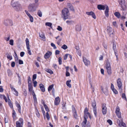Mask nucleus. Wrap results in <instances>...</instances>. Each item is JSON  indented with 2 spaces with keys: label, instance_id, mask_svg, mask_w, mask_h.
Wrapping results in <instances>:
<instances>
[{
  "label": "nucleus",
  "instance_id": "obj_1",
  "mask_svg": "<svg viewBox=\"0 0 127 127\" xmlns=\"http://www.w3.org/2000/svg\"><path fill=\"white\" fill-rule=\"evenodd\" d=\"M62 17L64 20L68 18L70 15L69 11L67 8L63 9L62 10Z\"/></svg>",
  "mask_w": 127,
  "mask_h": 127
},
{
  "label": "nucleus",
  "instance_id": "obj_2",
  "mask_svg": "<svg viewBox=\"0 0 127 127\" xmlns=\"http://www.w3.org/2000/svg\"><path fill=\"white\" fill-rule=\"evenodd\" d=\"M39 4V3L30 4L28 7L29 11L31 12L35 11Z\"/></svg>",
  "mask_w": 127,
  "mask_h": 127
},
{
  "label": "nucleus",
  "instance_id": "obj_3",
  "mask_svg": "<svg viewBox=\"0 0 127 127\" xmlns=\"http://www.w3.org/2000/svg\"><path fill=\"white\" fill-rule=\"evenodd\" d=\"M13 0L11 2V5L14 9L16 11H18L21 9V6L20 4L17 2H15Z\"/></svg>",
  "mask_w": 127,
  "mask_h": 127
},
{
  "label": "nucleus",
  "instance_id": "obj_4",
  "mask_svg": "<svg viewBox=\"0 0 127 127\" xmlns=\"http://www.w3.org/2000/svg\"><path fill=\"white\" fill-rule=\"evenodd\" d=\"M105 68L106 69L108 74L109 75H111L112 73L111 67L110 63L108 60H107L106 61Z\"/></svg>",
  "mask_w": 127,
  "mask_h": 127
},
{
  "label": "nucleus",
  "instance_id": "obj_5",
  "mask_svg": "<svg viewBox=\"0 0 127 127\" xmlns=\"http://www.w3.org/2000/svg\"><path fill=\"white\" fill-rule=\"evenodd\" d=\"M119 3L121 7L122 8V10H125L126 8V6L125 0H120Z\"/></svg>",
  "mask_w": 127,
  "mask_h": 127
},
{
  "label": "nucleus",
  "instance_id": "obj_6",
  "mask_svg": "<svg viewBox=\"0 0 127 127\" xmlns=\"http://www.w3.org/2000/svg\"><path fill=\"white\" fill-rule=\"evenodd\" d=\"M23 124V120L22 118H19L16 123V127H22Z\"/></svg>",
  "mask_w": 127,
  "mask_h": 127
},
{
  "label": "nucleus",
  "instance_id": "obj_7",
  "mask_svg": "<svg viewBox=\"0 0 127 127\" xmlns=\"http://www.w3.org/2000/svg\"><path fill=\"white\" fill-rule=\"evenodd\" d=\"M92 105L93 107V110L95 117L97 116L96 108V103L95 100L92 102Z\"/></svg>",
  "mask_w": 127,
  "mask_h": 127
},
{
  "label": "nucleus",
  "instance_id": "obj_8",
  "mask_svg": "<svg viewBox=\"0 0 127 127\" xmlns=\"http://www.w3.org/2000/svg\"><path fill=\"white\" fill-rule=\"evenodd\" d=\"M117 86L118 87L119 90L121 93L122 92V84L120 79H118L117 81Z\"/></svg>",
  "mask_w": 127,
  "mask_h": 127
},
{
  "label": "nucleus",
  "instance_id": "obj_9",
  "mask_svg": "<svg viewBox=\"0 0 127 127\" xmlns=\"http://www.w3.org/2000/svg\"><path fill=\"white\" fill-rule=\"evenodd\" d=\"M107 31L110 36H112L114 34L113 32L112 31V29L110 27H107Z\"/></svg>",
  "mask_w": 127,
  "mask_h": 127
},
{
  "label": "nucleus",
  "instance_id": "obj_10",
  "mask_svg": "<svg viewBox=\"0 0 127 127\" xmlns=\"http://www.w3.org/2000/svg\"><path fill=\"white\" fill-rule=\"evenodd\" d=\"M83 61L85 65L87 66L90 65V61L86 58L83 57Z\"/></svg>",
  "mask_w": 127,
  "mask_h": 127
},
{
  "label": "nucleus",
  "instance_id": "obj_11",
  "mask_svg": "<svg viewBox=\"0 0 127 127\" xmlns=\"http://www.w3.org/2000/svg\"><path fill=\"white\" fill-rule=\"evenodd\" d=\"M67 7L69 8L70 10L73 12H74L75 10L74 7L71 3L67 2Z\"/></svg>",
  "mask_w": 127,
  "mask_h": 127
},
{
  "label": "nucleus",
  "instance_id": "obj_12",
  "mask_svg": "<svg viewBox=\"0 0 127 127\" xmlns=\"http://www.w3.org/2000/svg\"><path fill=\"white\" fill-rule=\"evenodd\" d=\"M106 6H108L107 5H102L101 4H99L97 5V8L99 10H104L106 9Z\"/></svg>",
  "mask_w": 127,
  "mask_h": 127
},
{
  "label": "nucleus",
  "instance_id": "obj_13",
  "mask_svg": "<svg viewBox=\"0 0 127 127\" xmlns=\"http://www.w3.org/2000/svg\"><path fill=\"white\" fill-rule=\"evenodd\" d=\"M86 13L88 15H91L93 18L94 19H96V17L94 13L92 11L90 12H87Z\"/></svg>",
  "mask_w": 127,
  "mask_h": 127
},
{
  "label": "nucleus",
  "instance_id": "obj_14",
  "mask_svg": "<svg viewBox=\"0 0 127 127\" xmlns=\"http://www.w3.org/2000/svg\"><path fill=\"white\" fill-rule=\"evenodd\" d=\"M102 112L103 115L106 114L107 112L106 107L105 105L104 104L102 105Z\"/></svg>",
  "mask_w": 127,
  "mask_h": 127
},
{
  "label": "nucleus",
  "instance_id": "obj_15",
  "mask_svg": "<svg viewBox=\"0 0 127 127\" xmlns=\"http://www.w3.org/2000/svg\"><path fill=\"white\" fill-rule=\"evenodd\" d=\"M52 53L49 51H48L47 53L45 55L44 57L46 59L50 57Z\"/></svg>",
  "mask_w": 127,
  "mask_h": 127
},
{
  "label": "nucleus",
  "instance_id": "obj_16",
  "mask_svg": "<svg viewBox=\"0 0 127 127\" xmlns=\"http://www.w3.org/2000/svg\"><path fill=\"white\" fill-rule=\"evenodd\" d=\"M72 111L74 117L76 119L77 117L78 116L76 111L75 108L74 107H72Z\"/></svg>",
  "mask_w": 127,
  "mask_h": 127
},
{
  "label": "nucleus",
  "instance_id": "obj_17",
  "mask_svg": "<svg viewBox=\"0 0 127 127\" xmlns=\"http://www.w3.org/2000/svg\"><path fill=\"white\" fill-rule=\"evenodd\" d=\"M29 91L30 92H31L32 93H34V91L33 89V87L31 84H28Z\"/></svg>",
  "mask_w": 127,
  "mask_h": 127
},
{
  "label": "nucleus",
  "instance_id": "obj_18",
  "mask_svg": "<svg viewBox=\"0 0 127 127\" xmlns=\"http://www.w3.org/2000/svg\"><path fill=\"white\" fill-rule=\"evenodd\" d=\"M109 7L108 6H106V9L104 12V13L105 16L107 17H108L109 16Z\"/></svg>",
  "mask_w": 127,
  "mask_h": 127
},
{
  "label": "nucleus",
  "instance_id": "obj_19",
  "mask_svg": "<svg viewBox=\"0 0 127 127\" xmlns=\"http://www.w3.org/2000/svg\"><path fill=\"white\" fill-rule=\"evenodd\" d=\"M89 117L90 119L91 118V117L90 115V114L89 113H87L86 114H84V120H87V119L88 118V117Z\"/></svg>",
  "mask_w": 127,
  "mask_h": 127
},
{
  "label": "nucleus",
  "instance_id": "obj_20",
  "mask_svg": "<svg viewBox=\"0 0 127 127\" xmlns=\"http://www.w3.org/2000/svg\"><path fill=\"white\" fill-rule=\"evenodd\" d=\"M75 30L78 31H80L81 30V27L80 25H77L75 27Z\"/></svg>",
  "mask_w": 127,
  "mask_h": 127
},
{
  "label": "nucleus",
  "instance_id": "obj_21",
  "mask_svg": "<svg viewBox=\"0 0 127 127\" xmlns=\"http://www.w3.org/2000/svg\"><path fill=\"white\" fill-rule=\"evenodd\" d=\"M60 102L59 97V96L57 97L55 99V104L56 105H58L59 104Z\"/></svg>",
  "mask_w": 127,
  "mask_h": 127
},
{
  "label": "nucleus",
  "instance_id": "obj_22",
  "mask_svg": "<svg viewBox=\"0 0 127 127\" xmlns=\"http://www.w3.org/2000/svg\"><path fill=\"white\" fill-rule=\"evenodd\" d=\"M7 98H8V104L11 108H12L13 107V104L11 102V101L9 98V96L8 95L7 96Z\"/></svg>",
  "mask_w": 127,
  "mask_h": 127
},
{
  "label": "nucleus",
  "instance_id": "obj_23",
  "mask_svg": "<svg viewBox=\"0 0 127 127\" xmlns=\"http://www.w3.org/2000/svg\"><path fill=\"white\" fill-rule=\"evenodd\" d=\"M39 86L41 90L43 92H44L45 91V89L43 85L42 84H41L39 85Z\"/></svg>",
  "mask_w": 127,
  "mask_h": 127
},
{
  "label": "nucleus",
  "instance_id": "obj_24",
  "mask_svg": "<svg viewBox=\"0 0 127 127\" xmlns=\"http://www.w3.org/2000/svg\"><path fill=\"white\" fill-rule=\"evenodd\" d=\"M16 106L17 107L19 112L21 113V107L20 105L17 102L16 103Z\"/></svg>",
  "mask_w": 127,
  "mask_h": 127
},
{
  "label": "nucleus",
  "instance_id": "obj_25",
  "mask_svg": "<svg viewBox=\"0 0 127 127\" xmlns=\"http://www.w3.org/2000/svg\"><path fill=\"white\" fill-rule=\"evenodd\" d=\"M26 46L27 49H29V41L28 38H27L26 40Z\"/></svg>",
  "mask_w": 127,
  "mask_h": 127
},
{
  "label": "nucleus",
  "instance_id": "obj_26",
  "mask_svg": "<svg viewBox=\"0 0 127 127\" xmlns=\"http://www.w3.org/2000/svg\"><path fill=\"white\" fill-rule=\"evenodd\" d=\"M32 95L33 96L34 101L35 104H36L37 103V100L36 95L34 93H32Z\"/></svg>",
  "mask_w": 127,
  "mask_h": 127
},
{
  "label": "nucleus",
  "instance_id": "obj_27",
  "mask_svg": "<svg viewBox=\"0 0 127 127\" xmlns=\"http://www.w3.org/2000/svg\"><path fill=\"white\" fill-rule=\"evenodd\" d=\"M6 21H7V22H8V21H9V23H10L11 24V25H13V22L12 21L10 20H9L8 19H7L6 20ZM4 23L5 24V25H7L8 24V23L7 22V23L6 22H5V21H4Z\"/></svg>",
  "mask_w": 127,
  "mask_h": 127
},
{
  "label": "nucleus",
  "instance_id": "obj_28",
  "mask_svg": "<svg viewBox=\"0 0 127 127\" xmlns=\"http://www.w3.org/2000/svg\"><path fill=\"white\" fill-rule=\"evenodd\" d=\"M42 103L46 111H47L48 112L49 111V110L48 107L46 105V104H45L44 102H43Z\"/></svg>",
  "mask_w": 127,
  "mask_h": 127
},
{
  "label": "nucleus",
  "instance_id": "obj_29",
  "mask_svg": "<svg viewBox=\"0 0 127 127\" xmlns=\"http://www.w3.org/2000/svg\"><path fill=\"white\" fill-rule=\"evenodd\" d=\"M115 16L117 18H119L121 16L120 13L118 12H116L114 14Z\"/></svg>",
  "mask_w": 127,
  "mask_h": 127
},
{
  "label": "nucleus",
  "instance_id": "obj_30",
  "mask_svg": "<svg viewBox=\"0 0 127 127\" xmlns=\"http://www.w3.org/2000/svg\"><path fill=\"white\" fill-rule=\"evenodd\" d=\"M71 81L70 80H69L67 81L66 82V84L67 86L70 88L71 87V85L70 84Z\"/></svg>",
  "mask_w": 127,
  "mask_h": 127
},
{
  "label": "nucleus",
  "instance_id": "obj_31",
  "mask_svg": "<svg viewBox=\"0 0 127 127\" xmlns=\"http://www.w3.org/2000/svg\"><path fill=\"white\" fill-rule=\"evenodd\" d=\"M87 122V120H84L81 124L82 127H86Z\"/></svg>",
  "mask_w": 127,
  "mask_h": 127
},
{
  "label": "nucleus",
  "instance_id": "obj_32",
  "mask_svg": "<svg viewBox=\"0 0 127 127\" xmlns=\"http://www.w3.org/2000/svg\"><path fill=\"white\" fill-rule=\"evenodd\" d=\"M39 36L40 37L43 39L45 38L44 34L43 32H41L39 33Z\"/></svg>",
  "mask_w": 127,
  "mask_h": 127
},
{
  "label": "nucleus",
  "instance_id": "obj_33",
  "mask_svg": "<svg viewBox=\"0 0 127 127\" xmlns=\"http://www.w3.org/2000/svg\"><path fill=\"white\" fill-rule=\"evenodd\" d=\"M45 70L46 72L49 73L51 74L53 73V71L50 69L46 68L45 69Z\"/></svg>",
  "mask_w": 127,
  "mask_h": 127
},
{
  "label": "nucleus",
  "instance_id": "obj_34",
  "mask_svg": "<svg viewBox=\"0 0 127 127\" xmlns=\"http://www.w3.org/2000/svg\"><path fill=\"white\" fill-rule=\"evenodd\" d=\"M54 85L52 84L51 85L49 86L48 88V91L49 92H50L52 89H53L54 87Z\"/></svg>",
  "mask_w": 127,
  "mask_h": 127
},
{
  "label": "nucleus",
  "instance_id": "obj_35",
  "mask_svg": "<svg viewBox=\"0 0 127 127\" xmlns=\"http://www.w3.org/2000/svg\"><path fill=\"white\" fill-rule=\"evenodd\" d=\"M37 15L40 17H41L42 16V13L40 10H38L37 13Z\"/></svg>",
  "mask_w": 127,
  "mask_h": 127
},
{
  "label": "nucleus",
  "instance_id": "obj_36",
  "mask_svg": "<svg viewBox=\"0 0 127 127\" xmlns=\"http://www.w3.org/2000/svg\"><path fill=\"white\" fill-rule=\"evenodd\" d=\"M117 116L119 118H121V113L120 112L118 113H115Z\"/></svg>",
  "mask_w": 127,
  "mask_h": 127
},
{
  "label": "nucleus",
  "instance_id": "obj_37",
  "mask_svg": "<svg viewBox=\"0 0 127 127\" xmlns=\"http://www.w3.org/2000/svg\"><path fill=\"white\" fill-rule=\"evenodd\" d=\"M120 112V108L119 106H117L116 108L115 112V113H116Z\"/></svg>",
  "mask_w": 127,
  "mask_h": 127
},
{
  "label": "nucleus",
  "instance_id": "obj_38",
  "mask_svg": "<svg viewBox=\"0 0 127 127\" xmlns=\"http://www.w3.org/2000/svg\"><path fill=\"white\" fill-rule=\"evenodd\" d=\"M52 24L50 22H47L45 23V25L48 26L49 27H51Z\"/></svg>",
  "mask_w": 127,
  "mask_h": 127
},
{
  "label": "nucleus",
  "instance_id": "obj_39",
  "mask_svg": "<svg viewBox=\"0 0 127 127\" xmlns=\"http://www.w3.org/2000/svg\"><path fill=\"white\" fill-rule=\"evenodd\" d=\"M61 48L64 50H66L67 49V47L66 45L64 44L62 46Z\"/></svg>",
  "mask_w": 127,
  "mask_h": 127
},
{
  "label": "nucleus",
  "instance_id": "obj_40",
  "mask_svg": "<svg viewBox=\"0 0 127 127\" xmlns=\"http://www.w3.org/2000/svg\"><path fill=\"white\" fill-rule=\"evenodd\" d=\"M30 19V21L31 22H32L33 21V17L31 15L29 17Z\"/></svg>",
  "mask_w": 127,
  "mask_h": 127
},
{
  "label": "nucleus",
  "instance_id": "obj_41",
  "mask_svg": "<svg viewBox=\"0 0 127 127\" xmlns=\"http://www.w3.org/2000/svg\"><path fill=\"white\" fill-rule=\"evenodd\" d=\"M35 110L36 115L38 117H39L40 116V114L38 112V110L37 109H36Z\"/></svg>",
  "mask_w": 127,
  "mask_h": 127
},
{
  "label": "nucleus",
  "instance_id": "obj_42",
  "mask_svg": "<svg viewBox=\"0 0 127 127\" xmlns=\"http://www.w3.org/2000/svg\"><path fill=\"white\" fill-rule=\"evenodd\" d=\"M51 46L53 47L54 49H57V47L55 46V45L53 43H51Z\"/></svg>",
  "mask_w": 127,
  "mask_h": 127
},
{
  "label": "nucleus",
  "instance_id": "obj_43",
  "mask_svg": "<svg viewBox=\"0 0 127 127\" xmlns=\"http://www.w3.org/2000/svg\"><path fill=\"white\" fill-rule=\"evenodd\" d=\"M37 75L36 74H34L33 75L32 77V81H33L34 80L36 79V78Z\"/></svg>",
  "mask_w": 127,
  "mask_h": 127
},
{
  "label": "nucleus",
  "instance_id": "obj_44",
  "mask_svg": "<svg viewBox=\"0 0 127 127\" xmlns=\"http://www.w3.org/2000/svg\"><path fill=\"white\" fill-rule=\"evenodd\" d=\"M14 41L13 39H11L9 40V44L11 45H13Z\"/></svg>",
  "mask_w": 127,
  "mask_h": 127
},
{
  "label": "nucleus",
  "instance_id": "obj_45",
  "mask_svg": "<svg viewBox=\"0 0 127 127\" xmlns=\"http://www.w3.org/2000/svg\"><path fill=\"white\" fill-rule=\"evenodd\" d=\"M5 123H7L8 122V118L7 116H5L4 118Z\"/></svg>",
  "mask_w": 127,
  "mask_h": 127
},
{
  "label": "nucleus",
  "instance_id": "obj_46",
  "mask_svg": "<svg viewBox=\"0 0 127 127\" xmlns=\"http://www.w3.org/2000/svg\"><path fill=\"white\" fill-rule=\"evenodd\" d=\"M59 62L60 65H61L62 64V58L61 57H59Z\"/></svg>",
  "mask_w": 127,
  "mask_h": 127
},
{
  "label": "nucleus",
  "instance_id": "obj_47",
  "mask_svg": "<svg viewBox=\"0 0 127 127\" xmlns=\"http://www.w3.org/2000/svg\"><path fill=\"white\" fill-rule=\"evenodd\" d=\"M101 88L102 91V92H103L105 94H106L108 92V90H107V89L106 88V91L104 92V91L103 89V87H101Z\"/></svg>",
  "mask_w": 127,
  "mask_h": 127
},
{
  "label": "nucleus",
  "instance_id": "obj_48",
  "mask_svg": "<svg viewBox=\"0 0 127 127\" xmlns=\"http://www.w3.org/2000/svg\"><path fill=\"white\" fill-rule=\"evenodd\" d=\"M46 117L48 120H49L50 119L49 115L48 112H47L46 113Z\"/></svg>",
  "mask_w": 127,
  "mask_h": 127
},
{
  "label": "nucleus",
  "instance_id": "obj_49",
  "mask_svg": "<svg viewBox=\"0 0 127 127\" xmlns=\"http://www.w3.org/2000/svg\"><path fill=\"white\" fill-rule=\"evenodd\" d=\"M28 84H31V78L30 76H28Z\"/></svg>",
  "mask_w": 127,
  "mask_h": 127
},
{
  "label": "nucleus",
  "instance_id": "obj_50",
  "mask_svg": "<svg viewBox=\"0 0 127 127\" xmlns=\"http://www.w3.org/2000/svg\"><path fill=\"white\" fill-rule=\"evenodd\" d=\"M13 93L15 95H16L17 96H18V92L16 91V90L14 92H13Z\"/></svg>",
  "mask_w": 127,
  "mask_h": 127
},
{
  "label": "nucleus",
  "instance_id": "obj_51",
  "mask_svg": "<svg viewBox=\"0 0 127 127\" xmlns=\"http://www.w3.org/2000/svg\"><path fill=\"white\" fill-rule=\"evenodd\" d=\"M69 54H67L65 55L64 56V60H66Z\"/></svg>",
  "mask_w": 127,
  "mask_h": 127
},
{
  "label": "nucleus",
  "instance_id": "obj_52",
  "mask_svg": "<svg viewBox=\"0 0 127 127\" xmlns=\"http://www.w3.org/2000/svg\"><path fill=\"white\" fill-rule=\"evenodd\" d=\"M88 113L89 112H88V108L87 107H86L84 111V114H85Z\"/></svg>",
  "mask_w": 127,
  "mask_h": 127
},
{
  "label": "nucleus",
  "instance_id": "obj_53",
  "mask_svg": "<svg viewBox=\"0 0 127 127\" xmlns=\"http://www.w3.org/2000/svg\"><path fill=\"white\" fill-rule=\"evenodd\" d=\"M107 122L110 125H111L112 124V121L109 119L108 120Z\"/></svg>",
  "mask_w": 127,
  "mask_h": 127
},
{
  "label": "nucleus",
  "instance_id": "obj_54",
  "mask_svg": "<svg viewBox=\"0 0 127 127\" xmlns=\"http://www.w3.org/2000/svg\"><path fill=\"white\" fill-rule=\"evenodd\" d=\"M7 58L10 59V60H11L12 59V56H10L9 54H8L7 55Z\"/></svg>",
  "mask_w": 127,
  "mask_h": 127
},
{
  "label": "nucleus",
  "instance_id": "obj_55",
  "mask_svg": "<svg viewBox=\"0 0 127 127\" xmlns=\"http://www.w3.org/2000/svg\"><path fill=\"white\" fill-rule=\"evenodd\" d=\"M122 97L124 99L126 100H127L126 98V95L125 94L123 93L122 94Z\"/></svg>",
  "mask_w": 127,
  "mask_h": 127
},
{
  "label": "nucleus",
  "instance_id": "obj_56",
  "mask_svg": "<svg viewBox=\"0 0 127 127\" xmlns=\"http://www.w3.org/2000/svg\"><path fill=\"white\" fill-rule=\"evenodd\" d=\"M113 93L115 94H118V92L115 89L112 90Z\"/></svg>",
  "mask_w": 127,
  "mask_h": 127
},
{
  "label": "nucleus",
  "instance_id": "obj_57",
  "mask_svg": "<svg viewBox=\"0 0 127 127\" xmlns=\"http://www.w3.org/2000/svg\"><path fill=\"white\" fill-rule=\"evenodd\" d=\"M10 87L11 89V90L13 92L15 91L16 89L14 88L11 85H10Z\"/></svg>",
  "mask_w": 127,
  "mask_h": 127
},
{
  "label": "nucleus",
  "instance_id": "obj_58",
  "mask_svg": "<svg viewBox=\"0 0 127 127\" xmlns=\"http://www.w3.org/2000/svg\"><path fill=\"white\" fill-rule=\"evenodd\" d=\"M57 29L59 31H61L62 30V28L60 26H58V27Z\"/></svg>",
  "mask_w": 127,
  "mask_h": 127
},
{
  "label": "nucleus",
  "instance_id": "obj_59",
  "mask_svg": "<svg viewBox=\"0 0 127 127\" xmlns=\"http://www.w3.org/2000/svg\"><path fill=\"white\" fill-rule=\"evenodd\" d=\"M116 44L115 43H114L113 44V49L114 50V51L116 49Z\"/></svg>",
  "mask_w": 127,
  "mask_h": 127
},
{
  "label": "nucleus",
  "instance_id": "obj_60",
  "mask_svg": "<svg viewBox=\"0 0 127 127\" xmlns=\"http://www.w3.org/2000/svg\"><path fill=\"white\" fill-rule=\"evenodd\" d=\"M113 25L114 26L117 27V25L116 21H114L113 22Z\"/></svg>",
  "mask_w": 127,
  "mask_h": 127
},
{
  "label": "nucleus",
  "instance_id": "obj_61",
  "mask_svg": "<svg viewBox=\"0 0 127 127\" xmlns=\"http://www.w3.org/2000/svg\"><path fill=\"white\" fill-rule=\"evenodd\" d=\"M25 54V53L23 52H22L20 53V55L21 57H23Z\"/></svg>",
  "mask_w": 127,
  "mask_h": 127
},
{
  "label": "nucleus",
  "instance_id": "obj_62",
  "mask_svg": "<svg viewBox=\"0 0 127 127\" xmlns=\"http://www.w3.org/2000/svg\"><path fill=\"white\" fill-rule=\"evenodd\" d=\"M33 83L34 87H35L36 86L37 82L36 81H35L33 82Z\"/></svg>",
  "mask_w": 127,
  "mask_h": 127
},
{
  "label": "nucleus",
  "instance_id": "obj_63",
  "mask_svg": "<svg viewBox=\"0 0 127 127\" xmlns=\"http://www.w3.org/2000/svg\"><path fill=\"white\" fill-rule=\"evenodd\" d=\"M65 75L67 77L69 76L70 75V74L68 71H66V72Z\"/></svg>",
  "mask_w": 127,
  "mask_h": 127
},
{
  "label": "nucleus",
  "instance_id": "obj_64",
  "mask_svg": "<svg viewBox=\"0 0 127 127\" xmlns=\"http://www.w3.org/2000/svg\"><path fill=\"white\" fill-rule=\"evenodd\" d=\"M121 125L122 126L124 127H126V124L123 122H122L121 123Z\"/></svg>",
  "mask_w": 127,
  "mask_h": 127
}]
</instances>
